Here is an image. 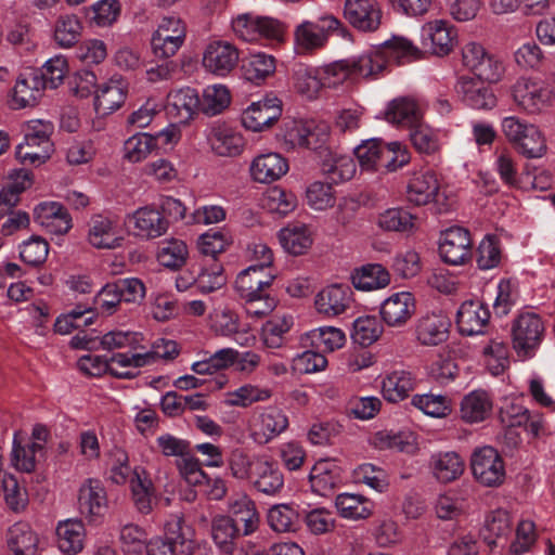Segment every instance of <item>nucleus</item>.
I'll return each instance as SVG.
<instances>
[{
	"mask_svg": "<svg viewBox=\"0 0 555 555\" xmlns=\"http://www.w3.org/2000/svg\"><path fill=\"white\" fill-rule=\"evenodd\" d=\"M145 337L142 333L131 331H111L99 340L105 350L125 349L108 359L109 374L117 378L132 379L138 376L139 369L149 365V357L144 354Z\"/></svg>",
	"mask_w": 555,
	"mask_h": 555,
	"instance_id": "obj_1",
	"label": "nucleus"
},
{
	"mask_svg": "<svg viewBox=\"0 0 555 555\" xmlns=\"http://www.w3.org/2000/svg\"><path fill=\"white\" fill-rule=\"evenodd\" d=\"M501 130L513 147L527 158H540L547 150L546 139L538 126L517 116H506Z\"/></svg>",
	"mask_w": 555,
	"mask_h": 555,
	"instance_id": "obj_2",
	"label": "nucleus"
},
{
	"mask_svg": "<svg viewBox=\"0 0 555 555\" xmlns=\"http://www.w3.org/2000/svg\"><path fill=\"white\" fill-rule=\"evenodd\" d=\"M53 124L50 121L29 120L25 126L24 141L16 146L17 159L24 164L46 163L53 152Z\"/></svg>",
	"mask_w": 555,
	"mask_h": 555,
	"instance_id": "obj_3",
	"label": "nucleus"
},
{
	"mask_svg": "<svg viewBox=\"0 0 555 555\" xmlns=\"http://www.w3.org/2000/svg\"><path fill=\"white\" fill-rule=\"evenodd\" d=\"M544 334V322L539 314L530 311L519 313L512 323V344L517 357L524 361L533 358Z\"/></svg>",
	"mask_w": 555,
	"mask_h": 555,
	"instance_id": "obj_4",
	"label": "nucleus"
},
{
	"mask_svg": "<svg viewBox=\"0 0 555 555\" xmlns=\"http://www.w3.org/2000/svg\"><path fill=\"white\" fill-rule=\"evenodd\" d=\"M186 39V24L177 15L160 18L151 37V49L158 59H169L177 54Z\"/></svg>",
	"mask_w": 555,
	"mask_h": 555,
	"instance_id": "obj_5",
	"label": "nucleus"
},
{
	"mask_svg": "<svg viewBox=\"0 0 555 555\" xmlns=\"http://www.w3.org/2000/svg\"><path fill=\"white\" fill-rule=\"evenodd\" d=\"M462 60L464 66L478 77L477 80L496 83L504 76L503 61L499 56L488 53L480 43H466L462 49Z\"/></svg>",
	"mask_w": 555,
	"mask_h": 555,
	"instance_id": "obj_6",
	"label": "nucleus"
},
{
	"mask_svg": "<svg viewBox=\"0 0 555 555\" xmlns=\"http://www.w3.org/2000/svg\"><path fill=\"white\" fill-rule=\"evenodd\" d=\"M512 96L521 111L534 115L552 106L553 92L541 80L521 77L512 87Z\"/></svg>",
	"mask_w": 555,
	"mask_h": 555,
	"instance_id": "obj_7",
	"label": "nucleus"
},
{
	"mask_svg": "<svg viewBox=\"0 0 555 555\" xmlns=\"http://www.w3.org/2000/svg\"><path fill=\"white\" fill-rule=\"evenodd\" d=\"M474 478L486 487H498L505 479V466L499 452L490 446L476 448L470 456Z\"/></svg>",
	"mask_w": 555,
	"mask_h": 555,
	"instance_id": "obj_8",
	"label": "nucleus"
},
{
	"mask_svg": "<svg viewBox=\"0 0 555 555\" xmlns=\"http://www.w3.org/2000/svg\"><path fill=\"white\" fill-rule=\"evenodd\" d=\"M344 17L361 33H374L380 24L383 12L377 0H345Z\"/></svg>",
	"mask_w": 555,
	"mask_h": 555,
	"instance_id": "obj_9",
	"label": "nucleus"
},
{
	"mask_svg": "<svg viewBox=\"0 0 555 555\" xmlns=\"http://www.w3.org/2000/svg\"><path fill=\"white\" fill-rule=\"evenodd\" d=\"M352 304L353 292L344 284L326 286L314 298L315 310L325 318H336L346 313Z\"/></svg>",
	"mask_w": 555,
	"mask_h": 555,
	"instance_id": "obj_10",
	"label": "nucleus"
},
{
	"mask_svg": "<svg viewBox=\"0 0 555 555\" xmlns=\"http://www.w3.org/2000/svg\"><path fill=\"white\" fill-rule=\"evenodd\" d=\"M44 89V81L39 76V72L30 69L20 74L10 96V107L13 109L34 107L41 99Z\"/></svg>",
	"mask_w": 555,
	"mask_h": 555,
	"instance_id": "obj_11",
	"label": "nucleus"
},
{
	"mask_svg": "<svg viewBox=\"0 0 555 555\" xmlns=\"http://www.w3.org/2000/svg\"><path fill=\"white\" fill-rule=\"evenodd\" d=\"M202 63L207 72L224 77L236 67L238 51L230 42L214 41L205 48Z\"/></svg>",
	"mask_w": 555,
	"mask_h": 555,
	"instance_id": "obj_12",
	"label": "nucleus"
},
{
	"mask_svg": "<svg viewBox=\"0 0 555 555\" xmlns=\"http://www.w3.org/2000/svg\"><path fill=\"white\" fill-rule=\"evenodd\" d=\"M472 240L469 232L461 227L448 229L439 244L442 260L452 266L465 263L470 257Z\"/></svg>",
	"mask_w": 555,
	"mask_h": 555,
	"instance_id": "obj_13",
	"label": "nucleus"
},
{
	"mask_svg": "<svg viewBox=\"0 0 555 555\" xmlns=\"http://www.w3.org/2000/svg\"><path fill=\"white\" fill-rule=\"evenodd\" d=\"M281 114V101L276 98H267L251 103L243 112L241 120L245 129L260 132L270 128Z\"/></svg>",
	"mask_w": 555,
	"mask_h": 555,
	"instance_id": "obj_14",
	"label": "nucleus"
},
{
	"mask_svg": "<svg viewBox=\"0 0 555 555\" xmlns=\"http://www.w3.org/2000/svg\"><path fill=\"white\" fill-rule=\"evenodd\" d=\"M249 482L258 493L272 498L280 495L285 487L282 470L267 456L258 457Z\"/></svg>",
	"mask_w": 555,
	"mask_h": 555,
	"instance_id": "obj_15",
	"label": "nucleus"
},
{
	"mask_svg": "<svg viewBox=\"0 0 555 555\" xmlns=\"http://www.w3.org/2000/svg\"><path fill=\"white\" fill-rule=\"evenodd\" d=\"M199 105L198 92L191 87H183L167 94L165 111L171 119L186 124L196 115Z\"/></svg>",
	"mask_w": 555,
	"mask_h": 555,
	"instance_id": "obj_16",
	"label": "nucleus"
},
{
	"mask_svg": "<svg viewBox=\"0 0 555 555\" xmlns=\"http://www.w3.org/2000/svg\"><path fill=\"white\" fill-rule=\"evenodd\" d=\"M288 427L287 416L279 409L266 408L255 420L251 438L258 444H267Z\"/></svg>",
	"mask_w": 555,
	"mask_h": 555,
	"instance_id": "obj_17",
	"label": "nucleus"
},
{
	"mask_svg": "<svg viewBox=\"0 0 555 555\" xmlns=\"http://www.w3.org/2000/svg\"><path fill=\"white\" fill-rule=\"evenodd\" d=\"M34 221L47 232L56 235H63L72 228L68 211L57 202L38 204L34 209Z\"/></svg>",
	"mask_w": 555,
	"mask_h": 555,
	"instance_id": "obj_18",
	"label": "nucleus"
},
{
	"mask_svg": "<svg viewBox=\"0 0 555 555\" xmlns=\"http://www.w3.org/2000/svg\"><path fill=\"white\" fill-rule=\"evenodd\" d=\"M415 309L413 295L410 292H399L382 304L380 317L388 326L401 327L412 318Z\"/></svg>",
	"mask_w": 555,
	"mask_h": 555,
	"instance_id": "obj_19",
	"label": "nucleus"
},
{
	"mask_svg": "<svg viewBox=\"0 0 555 555\" xmlns=\"http://www.w3.org/2000/svg\"><path fill=\"white\" fill-rule=\"evenodd\" d=\"M489 319V309L479 300L464 301L456 313L459 331L465 336L483 334Z\"/></svg>",
	"mask_w": 555,
	"mask_h": 555,
	"instance_id": "obj_20",
	"label": "nucleus"
},
{
	"mask_svg": "<svg viewBox=\"0 0 555 555\" xmlns=\"http://www.w3.org/2000/svg\"><path fill=\"white\" fill-rule=\"evenodd\" d=\"M450 326V319L442 313L425 314L415 325L416 339L424 346H438L447 341Z\"/></svg>",
	"mask_w": 555,
	"mask_h": 555,
	"instance_id": "obj_21",
	"label": "nucleus"
},
{
	"mask_svg": "<svg viewBox=\"0 0 555 555\" xmlns=\"http://www.w3.org/2000/svg\"><path fill=\"white\" fill-rule=\"evenodd\" d=\"M288 171V162L281 154L268 152L256 156L249 166L254 181L272 183L280 180Z\"/></svg>",
	"mask_w": 555,
	"mask_h": 555,
	"instance_id": "obj_22",
	"label": "nucleus"
},
{
	"mask_svg": "<svg viewBox=\"0 0 555 555\" xmlns=\"http://www.w3.org/2000/svg\"><path fill=\"white\" fill-rule=\"evenodd\" d=\"M439 182L431 171H420L408 180L405 197L415 206H423L436 199L439 192Z\"/></svg>",
	"mask_w": 555,
	"mask_h": 555,
	"instance_id": "obj_23",
	"label": "nucleus"
},
{
	"mask_svg": "<svg viewBox=\"0 0 555 555\" xmlns=\"http://www.w3.org/2000/svg\"><path fill=\"white\" fill-rule=\"evenodd\" d=\"M456 35L444 21H434L423 27V44L439 56L449 54L455 44Z\"/></svg>",
	"mask_w": 555,
	"mask_h": 555,
	"instance_id": "obj_24",
	"label": "nucleus"
},
{
	"mask_svg": "<svg viewBox=\"0 0 555 555\" xmlns=\"http://www.w3.org/2000/svg\"><path fill=\"white\" fill-rule=\"evenodd\" d=\"M133 224V233L142 238H156L168 230V220L163 214L152 207H142L133 212L130 218Z\"/></svg>",
	"mask_w": 555,
	"mask_h": 555,
	"instance_id": "obj_25",
	"label": "nucleus"
},
{
	"mask_svg": "<svg viewBox=\"0 0 555 555\" xmlns=\"http://www.w3.org/2000/svg\"><path fill=\"white\" fill-rule=\"evenodd\" d=\"M78 506L82 515L102 516L107 508L105 488L98 479L89 478L79 488Z\"/></svg>",
	"mask_w": 555,
	"mask_h": 555,
	"instance_id": "obj_26",
	"label": "nucleus"
},
{
	"mask_svg": "<svg viewBox=\"0 0 555 555\" xmlns=\"http://www.w3.org/2000/svg\"><path fill=\"white\" fill-rule=\"evenodd\" d=\"M194 531L179 515H171L165 524V540L178 555H192L195 550Z\"/></svg>",
	"mask_w": 555,
	"mask_h": 555,
	"instance_id": "obj_27",
	"label": "nucleus"
},
{
	"mask_svg": "<svg viewBox=\"0 0 555 555\" xmlns=\"http://www.w3.org/2000/svg\"><path fill=\"white\" fill-rule=\"evenodd\" d=\"M423 114V106L416 99L403 96L388 104L386 119L391 124L412 129L422 121Z\"/></svg>",
	"mask_w": 555,
	"mask_h": 555,
	"instance_id": "obj_28",
	"label": "nucleus"
},
{
	"mask_svg": "<svg viewBox=\"0 0 555 555\" xmlns=\"http://www.w3.org/2000/svg\"><path fill=\"white\" fill-rule=\"evenodd\" d=\"M457 93L475 109H491L496 105V96L492 89L474 78L462 77L457 83Z\"/></svg>",
	"mask_w": 555,
	"mask_h": 555,
	"instance_id": "obj_29",
	"label": "nucleus"
},
{
	"mask_svg": "<svg viewBox=\"0 0 555 555\" xmlns=\"http://www.w3.org/2000/svg\"><path fill=\"white\" fill-rule=\"evenodd\" d=\"M88 242L98 249H114L121 245V237L114 221L103 215L93 216L88 224Z\"/></svg>",
	"mask_w": 555,
	"mask_h": 555,
	"instance_id": "obj_30",
	"label": "nucleus"
},
{
	"mask_svg": "<svg viewBox=\"0 0 555 555\" xmlns=\"http://www.w3.org/2000/svg\"><path fill=\"white\" fill-rule=\"evenodd\" d=\"M352 78H376L386 68V56L379 47L347 59Z\"/></svg>",
	"mask_w": 555,
	"mask_h": 555,
	"instance_id": "obj_31",
	"label": "nucleus"
},
{
	"mask_svg": "<svg viewBox=\"0 0 555 555\" xmlns=\"http://www.w3.org/2000/svg\"><path fill=\"white\" fill-rule=\"evenodd\" d=\"M429 467L434 477L442 483L459 479L465 470L463 457L454 451L437 452L430 456Z\"/></svg>",
	"mask_w": 555,
	"mask_h": 555,
	"instance_id": "obj_32",
	"label": "nucleus"
},
{
	"mask_svg": "<svg viewBox=\"0 0 555 555\" xmlns=\"http://www.w3.org/2000/svg\"><path fill=\"white\" fill-rule=\"evenodd\" d=\"M492 406V398L488 391L473 390L462 399L461 417L468 424L483 422L491 414Z\"/></svg>",
	"mask_w": 555,
	"mask_h": 555,
	"instance_id": "obj_33",
	"label": "nucleus"
},
{
	"mask_svg": "<svg viewBox=\"0 0 555 555\" xmlns=\"http://www.w3.org/2000/svg\"><path fill=\"white\" fill-rule=\"evenodd\" d=\"M378 47L386 56L387 66L391 62L402 65L423 57V51L412 40L403 36H392Z\"/></svg>",
	"mask_w": 555,
	"mask_h": 555,
	"instance_id": "obj_34",
	"label": "nucleus"
},
{
	"mask_svg": "<svg viewBox=\"0 0 555 555\" xmlns=\"http://www.w3.org/2000/svg\"><path fill=\"white\" fill-rule=\"evenodd\" d=\"M241 534V529L233 522L230 516L217 515L211 520V538L216 545L225 555H235L243 552L235 544Z\"/></svg>",
	"mask_w": 555,
	"mask_h": 555,
	"instance_id": "obj_35",
	"label": "nucleus"
},
{
	"mask_svg": "<svg viewBox=\"0 0 555 555\" xmlns=\"http://www.w3.org/2000/svg\"><path fill=\"white\" fill-rule=\"evenodd\" d=\"M38 535L27 522H15L7 533L11 555H38Z\"/></svg>",
	"mask_w": 555,
	"mask_h": 555,
	"instance_id": "obj_36",
	"label": "nucleus"
},
{
	"mask_svg": "<svg viewBox=\"0 0 555 555\" xmlns=\"http://www.w3.org/2000/svg\"><path fill=\"white\" fill-rule=\"evenodd\" d=\"M279 241L286 253L299 256L310 249L313 243V235L308 225L294 223L279 231Z\"/></svg>",
	"mask_w": 555,
	"mask_h": 555,
	"instance_id": "obj_37",
	"label": "nucleus"
},
{
	"mask_svg": "<svg viewBox=\"0 0 555 555\" xmlns=\"http://www.w3.org/2000/svg\"><path fill=\"white\" fill-rule=\"evenodd\" d=\"M208 140L212 151L220 156H236L245 145L242 134L227 126L211 128Z\"/></svg>",
	"mask_w": 555,
	"mask_h": 555,
	"instance_id": "obj_38",
	"label": "nucleus"
},
{
	"mask_svg": "<svg viewBox=\"0 0 555 555\" xmlns=\"http://www.w3.org/2000/svg\"><path fill=\"white\" fill-rule=\"evenodd\" d=\"M85 534L82 521L74 519L61 521L56 528L60 551L68 555L78 554L83 548Z\"/></svg>",
	"mask_w": 555,
	"mask_h": 555,
	"instance_id": "obj_39",
	"label": "nucleus"
},
{
	"mask_svg": "<svg viewBox=\"0 0 555 555\" xmlns=\"http://www.w3.org/2000/svg\"><path fill=\"white\" fill-rule=\"evenodd\" d=\"M82 29V23L76 14H61L53 25V41L61 49H69L80 40Z\"/></svg>",
	"mask_w": 555,
	"mask_h": 555,
	"instance_id": "obj_40",
	"label": "nucleus"
},
{
	"mask_svg": "<svg viewBox=\"0 0 555 555\" xmlns=\"http://www.w3.org/2000/svg\"><path fill=\"white\" fill-rule=\"evenodd\" d=\"M309 480L313 492L326 496L340 481L339 468L334 462L322 460L312 467Z\"/></svg>",
	"mask_w": 555,
	"mask_h": 555,
	"instance_id": "obj_41",
	"label": "nucleus"
},
{
	"mask_svg": "<svg viewBox=\"0 0 555 555\" xmlns=\"http://www.w3.org/2000/svg\"><path fill=\"white\" fill-rule=\"evenodd\" d=\"M327 138L328 127L324 124L313 128L302 124H294L286 133V139L292 145L305 146L311 150L321 149Z\"/></svg>",
	"mask_w": 555,
	"mask_h": 555,
	"instance_id": "obj_42",
	"label": "nucleus"
},
{
	"mask_svg": "<svg viewBox=\"0 0 555 555\" xmlns=\"http://www.w3.org/2000/svg\"><path fill=\"white\" fill-rule=\"evenodd\" d=\"M322 171L332 182L341 183L354 177L357 166L350 156L338 155L326 150L322 162Z\"/></svg>",
	"mask_w": 555,
	"mask_h": 555,
	"instance_id": "obj_43",
	"label": "nucleus"
},
{
	"mask_svg": "<svg viewBox=\"0 0 555 555\" xmlns=\"http://www.w3.org/2000/svg\"><path fill=\"white\" fill-rule=\"evenodd\" d=\"M351 280L357 289L374 291L386 287L390 282V275L382 264L371 263L357 269Z\"/></svg>",
	"mask_w": 555,
	"mask_h": 555,
	"instance_id": "obj_44",
	"label": "nucleus"
},
{
	"mask_svg": "<svg viewBox=\"0 0 555 555\" xmlns=\"http://www.w3.org/2000/svg\"><path fill=\"white\" fill-rule=\"evenodd\" d=\"M44 457V452L37 450L30 442L20 440L17 434L14 435L11 463L13 467L23 473H33L36 470L37 463Z\"/></svg>",
	"mask_w": 555,
	"mask_h": 555,
	"instance_id": "obj_45",
	"label": "nucleus"
},
{
	"mask_svg": "<svg viewBox=\"0 0 555 555\" xmlns=\"http://www.w3.org/2000/svg\"><path fill=\"white\" fill-rule=\"evenodd\" d=\"M335 506L343 518L359 520L371 516L373 504L366 498L353 493H340L335 499Z\"/></svg>",
	"mask_w": 555,
	"mask_h": 555,
	"instance_id": "obj_46",
	"label": "nucleus"
},
{
	"mask_svg": "<svg viewBox=\"0 0 555 555\" xmlns=\"http://www.w3.org/2000/svg\"><path fill=\"white\" fill-rule=\"evenodd\" d=\"M230 517L238 527L243 524V535H249L255 532L259 525V515L256 505L251 499L246 495L233 501L230 504Z\"/></svg>",
	"mask_w": 555,
	"mask_h": 555,
	"instance_id": "obj_47",
	"label": "nucleus"
},
{
	"mask_svg": "<svg viewBox=\"0 0 555 555\" xmlns=\"http://www.w3.org/2000/svg\"><path fill=\"white\" fill-rule=\"evenodd\" d=\"M125 99L126 93L121 83L112 79L95 91L94 106L99 114L106 115L118 109Z\"/></svg>",
	"mask_w": 555,
	"mask_h": 555,
	"instance_id": "obj_48",
	"label": "nucleus"
},
{
	"mask_svg": "<svg viewBox=\"0 0 555 555\" xmlns=\"http://www.w3.org/2000/svg\"><path fill=\"white\" fill-rule=\"evenodd\" d=\"M306 339L310 341L311 348L323 352H333L344 347L346 335L338 327L323 326L310 331Z\"/></svg>",
	"mask_w": 555,
	"mask_h": 555,
	"instance_id": "obj_49",
	"label": "nucleus"
},
{
	"mask_svg": "<svg viewBox=\"0 0 555 555\" xmlns=\"http://www.w3.org/2000/svg\"><path fill=\"white\" fill-rule=\"evenodd\" d=\"M413 389V378L410 373L395 371L384 377L382 392L389 402H399L405 399Z\"/></svg>",
	"mask_w": 555,
	"mask_h": 555,
	"instance_id": "obj_50",
	"label": "nucleus"
},
{
	"mask_svg": "<svg viewBox=\"0 0 555 555\" xmlns=\"http://www.w3.org/2000/svg\"><path fill=\"white\" fill-rule=\"evenodd\" d=\"M230 103V90L224 85H211L203 91L199 109L208 116H215L223 112Z\"/></svg>",
	"mask_w": 555,
	"mask_h": 555,
	"instance_id": "obj_51",
	"label": "nucleus"
},
{
	"mask_svg": "<svg viewBox=\"0 0 555 555\" xmlns=\"http://www.w3.org/2000/svg\"><path fill=\"white\" fill-rule=\"evenodd\" d=\"M157 149V138L149 133H137L126 140L124 157L130 163L145 160Z\"/></svg>",
	"mask_w": 555,
	"mask_h": 555,
	"instance_id": "obj_52",
	"label": "nucleus"
},
{
	"mask_svg": "<svg viewBox=\"0 0 555 555\" xmlns=\"http://www.w3.org/2000/svg\"><path fill=\"white\" fill-rule=\"evenodd\" d=\"M271 397V391L267 388L251 384H244L238 388L227 392L224 403L228 406L247 408L253 403L266 401Z\"/></svg>",
	"mask_w": 555,
	"mask_h": 555,
	"instance_id": "obj_53",
	"label": "nucleus"
},
{
	"mask_svg": "<svg viewBox=\"0 0 555 555\" xmlns=\"http://www.w3.org/2000/svg\"><path fill=\"white\" fill-rule=\"evenodd\" d=\"M189 257V248L184 241L172 238L162 243L158 253V262L169 269L181 268Z\"/></svg>",
	"mask_w": 555,
	"mask_h": 555,
	"instance_id": "obj_54",
	"label": "nucleus"
},
{
	"mask_svg": "<svg viewBox=\"0 0 555 555\" xmlns=\"http://www.w3.org/2000/svg\"><path fill=\"white\" fill-rule=\"evenodd\" d=\"M511 531L509 516L503 509H496L487 515L481 535L489 546L496 545L499 539Z\"/></svg>",
	"mask_w": 555,
	"mask_h": 555,
	"instance_id": "obj_55",
	"label": "nucleus"
},
{
	"mask_svg": "<svg viewBox=\"0 0 555 555\" xmlns=\"http://www.w3.org/2000/svg\"><path fill=\"white\" fill-rule=\"evenodd\" d=\"M238 315L228 309L218 308L209 314V327L218 336L232 337L240 332Z\"/></svg>",
	"mask_w": 555,
	"mask_h": 555,
	"instance_id": "obj_56",
	"label": "nucleus"
},
{
	"mask_svg": "<svg viewBox=\"0 0 555 555\" xmlns=\"http://www.w3.org/2000/svg\"><path fill=\"white\" fill-rule=\"evenodd\" d=\"M131 491L134 505L143 515L150 514L153 509L154 487L150 479L142 477L140 472L134 473L131 478Z\"/></svg>",
	"mask_w": 555,
	"mask_h": 555,
	"instance_id": "obj_57",
	"label": "nucleus"
},
{
	"mask_svg": "<svg viewBox=\"0 0 555 555\" xmlns=\"http://www.w3.org/2000/svg\"><path fill=\"white\" fill-rule=\"evenodd\" d=\"M383 333V326L375 317H360L353 322L351 338L361 346L375 343Z\"/></svg>",
	"mask_w": 555,
	"mask_h": 555,
	"instance_id": "obj_58",
	"label": "nucleus"
},
{
	"mask_svg": "<svg viewBox=\"0 0 555 555\" xmlns=\"http://www.w3.org/2000/svg\"><path fill=\"white\" fill-rule=\"evenodd\" d=\"M295 41L300 49L317 50L323 48L327 40L319 24L311 21H304L300 23L295 31Z\"/></svg>",
	"mask_w": 555,
	"mask_h": 555,
	"instance_id": "obj_59",
	"label": "nucleus"
},
{
	"mask_svg": "<svg viewBox=\"0 0 555 555\" xmlns=\"http://www.w3.org/2000/svg\"><path fill=\"white\" fill-rule=\"evenodd\" d=\"M268 524L276 532L294 531L298 524V513L289 504H276L268 512Z\"/></svg>",
	"mask_w": 555,
	"mask_h": 555,
	"instance_id": "obj_60",
	"label": "nucleus"
},
{
	"mask_svg": "<svg viewBox=\"0 0 555 555\" xmlns=\"http://www.w3.org/2000/svg\"><path fill=\"white\" fill-rule=\"evenodd\" d=\"M119 540L126 555H143L149 544L145 530L133 524L121 528Z\"/></svg>",
	"mask_w": 555,
	"mask_h": 555,
	"instance_id": "obj_61",
	"label": "nucleus"
},
{
	"mask_svg": "<svg viewBox=\"0 0 555 555\" xmlns=\"http://www.w3.org/2000/svg\"><path fill=\"white\" fill-rule=\"evenodd\" d=\"M379 170L396 171L410 162V152L400 142L384 143L382 146Z\"/></svg>",
	"mask_w": 555,
	"mask_h": 555,
	"instance_id": "obj_62",
	"label": "nucleus"
},
{
	"mask_svg": "<svg viewBox=\"0 0 555 555\" xmlns=\"http://www.w3.org/2000/svg\"><path fill=\"white\" fill-rule=\"evenodd\" d=\"M499 418L507 428L521 427L530 421V412L519 400L506 398L500 408Z\"/></svg>",
	"mask_w": 555,
	"mask_h": 555,
	"instance_id": "obj_63",
	"label": "nucleus"
},
{
	"mask_svg": "<svg viewBox=\"0 0 555 555\" xmlns=\"http://www.w3.org/2000/svg\"><path fill=\"white\" fill-rule=\"evenodd\" d=\"M294 86L307 99H314L323 88L315 67L299 66L294 72Z\"/></svg>",
	"mask_w": 555,
	"mask_h": 555,
	"instance_id": "obj_64",
	"label": "nucleus"
}]
</instances>
